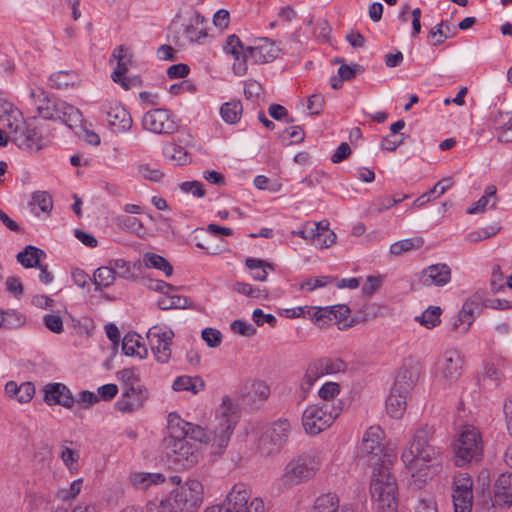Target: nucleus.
Here are the masks:
<instances>
[{
  "label": "nucleus",
  "mask_w": 512,
  "mask_h": 512,
  "mask_svg": "<svg viewBox=\"0 0 512 512\" xmlns=\"http://www.w3.org/2000/svg\"><path fill=\"white\" fill-rule=\"evenodd\" d=\"M237 420L236 406L229 396H225L216 411L215 421L208 430L181 419L175 413L168 416V429L175 436L189 435L195 441L210 443L213 447L222 451L229 443Z\"/></svg>",
  "instance_id": "f257e3e1"
},
{
  "label": "nucleus",
  "mask_w": 512,
  "mask_h": 512,
  "mask_svg": "<svg viewBox=\"0 0 512 512\" xmlns=\"http://www.w3.org/2000/svg\"><path fill=\"white\" fill-rule=\"evenodd\" d=\"M435 429L428 424L421 425L414 433L413 439L401 455L406 468L411 472L413 484L422 487L429 478L430 466L439 455L438 448L433 444Z\"/></svg>",
  "instance_id": "f03ea898"
},
{
  "label": "nucleus",
  "mask_w": 512,
  "mask_h": 512,
  "mask_svg": "<svg viewBox=\"0 0 512 512\" xmlns=\"http://www.w3.org/2000/svg\"><path fill=\"white\" fill-rule=\"evenodd\" d=\"M382 466L372 471L370 481V494L378 512H397V484L390 472L389 463L383 462Z\"/></svg>",
  "instance_id": "7ed1b4c3"
},
{
  "label": "nucleus",
  "mask_w": 512,
  "mask_h": 512,
  "mask_svg": "<svg viewBox=\"0 0 512 512\" xmlns=\"http://www.w3.org/2000/svg\"><path fill=\"white\" fill-rule=\"evenodd\" d=\"M321 466L319 451L313 450L291 460L279 478V485L290 488L311 479Z\"/></svg>",
  "instance_id": "20e7f679"
},
{
  "label": "nucleus",
  "mask_w": 512,
  "mask_h": 512,
  "mask_svg": "<svg viewBox=\"0 0 512 512\" xmlns=\"http://www.w3.org/2000/svg\"><path fill=\"white\" fill-rule=\"evenodd\" d=\"M453 451L457 466L481 460L483 440L478 428L473 425L462 426L453 442Z\"/></svg>",
  "instance_id": "39448f33"
},
{
  "label": "nucleus",
  "mask_w": 512,
  "mask_h": 512,
  "mask_svg": "<svg viewBox=\"0 0 512 512\" xmlns=\"http://www.w3.org/2000/svg\"><path fill=\"white\" fill-rule=\"evenodd\" d=\"M416 381L417 376L411 369L403 368L398 372L386 400V410L392 418L399 419L403 416L406 410V399Z\"/></svg>",
  "instance_id": "423d86ee"
},
{
  "label": "nucleus",
  "mask_w": 512,
  "mask_h": 512,
  "mask_svg": "<svg viewBox=\"0 0 512 512\" xmlns=\"http://www.w3.org/2000/svg\"><path fill=\"white\" fill-rule=\"evenodd\" d=\"M384 432L379 426L369 427L362 438L359 448L360 458L374 468L382 466L383 462L389 463L391 468L392 461L384 452Z\"/></svg>",
  "instance_id": "0eeeda50"
},
{
  "label": "nucleus",
  "mask_w": 512,
  "mask_h": 512,
  "mask_svg": "<svg viewBox=\"0 0 512 512\" xmlns=\"http://www.w3.org/2000/svg\"><path fill=\"white\" fill-rule=\"evenodd\" d=\"M171 439L167 445V456L179 468L188 469L198 463L200 454L198 447L186 440L189 435L175 436L169 429Z\"/></svg>",
  "instance_id": "6e6552de"
},
{
  "label": "nucleus",
  "mask_w": 512,
  "mask_h": 512,
  "mask_svg": "<svg viewBox=\"0 0 512 512\" xmlns=\"http://www.w3.org/2000/svg\"><path fill=\"white\" fill-rule=\"evenodd\" d=\"M339 412L328 404L308 406L302 415V425L307 434L317 435L330 427Z\"/></svg>",
  "instance_id": "1a4fd4ad"
},
{
  "label": "nucleus",
  "mask_w": 512,
  "mask_h": 512,
  "mask_svg": "<svg viewBox=\"0 0 512 512\" xmlns=\"http://www.w3.org/2000/svg\"><path fill=\"white\" fill-rule=\"evenodd\" d=\"M172 329L156 324L147 332V339L155 360L160 364H167L172 356L174 338Z\"/></svg>",
  "instance_id": "9d476101"
},
{
  "label": "nucleus",
  "mask_w": 512,
  "mask_h": 512,
  "mask_svg": "<svg viewBox=\"0 0 512 512\" xmlns=\"http://www.w3.org/2000/svg\"><path fill=\"white\" fill-rule=\"evenodd\" d=\"M169 495L183 512H195L203 503L204 488L200 481L189 479Z\"/></svg>",
  "instance_id": "9b49d317"
},
{
  "label": "nucleus",
  "mask_w": 512,
  "mask_h": 512,
  "mask_svg": "<svg viewBox=\"0 0 512 512\" xmlns=\"http://www.w3.org/2000/svg\"><path fill=\"white\" fill-rule=\"evenodd\" d=\"M291 424L287 419L280 418L274 421L261 437L259 451L262 455L270 456L280 451L288 440Z\"/></svg>",
  "instance_id": "f8f14e48"
},
{
  "label": "nucleus",
  "mask_w": 512,
  "mask_h": 512,
  "mask_svg": "<svg viewBox=\"0 0 512 512\" xmlns=\"http://www.w3.org/2000/svg\"><path fill=\"white\" fill-rule=\"evenodd\" d=\"M251 489L246 483H236L226 496L225 502L236 512H264L260 498L251 499Z\"/></svg>",
  "instance_id": "ddd939ff"
},
{
  "label": "nucleus",
  "mask_w": 512,
  "mask_h": 512,
  "mask_svg": "<svg viewBox=\"0 0 512 512\" xmlns=\"http://www.w3.org/2000/svg\"><path fill=\"white\" fill-rule=\"evenodd\" d=\"M142 126L155 134H171L176 130L175 121L167 109H154L144 114Z\"/></svg>",
  "instance_id": "4468645a"
},
{
  "label": "nucleus",
  "mask_w": 512,
  "mask_h": 512,
  "mask_svg": "<svg viewBox=\"0 0 512 512\" xmlns=\"http://www.w3.org/2000/svg\"><path fill=\"white\" fill-rule=\"evenodd\" d=\"M483 297L480 293H475L472 297L467 299L458 315L453 318L451 323V330L466 334L475 319V313H479L481 310V302Z\"/></svg>",
  "instance_id": "2eb2a0df"
},
{
  "label": "nucleus",
  "mask_w": 512,
  "mask_h": 512,
  "mask_svg": "<svg viewBox=\"0 0 512 512\" xmlns=\"http://www.w3.org/2000/svg\"><path fill=\"white\" fill-rule=\"evenodd\" d=\"M464 359L456 349L446 350L438 360V373L447 382L456 381L462 374Z\"/></svg>",
  "instance_id": "dca6fc26"
},
{
  "label": "nucleus",
  "mask_w": 512,
  "mask_h": 512,
  "mask_svg": "<svg viewBox=\"0 0 512 512\" xmlns=\"http://www.w3.org/2000/svg\"><path fill=\"white\" fill-rule=\"evenodd\" d=\"M20 149L38 152L43 147V139L39 131L29 123H25L18 130L13 131L11 139Z\"/></svg>",
  "instance_id": "f3484780"
},
{
  "label": "nucleus",
  "mask_w": 512,
  "mask_h": 512,
  "mask_svg": "<svg viewBox=\"0 0 512 512\" xmlns=\"http://www.w3.org/2000/svg\"><path fill=\"white\" fill-rule=\"evenodd\" d=\"M223 49L226 54L233 56L234 62L232 65V69L234 74L238 76H243L248 71V53L247 47L245 48L236 35H230L227 37Z\"/></svg>",
  "instance_id": "a211bd4d"
},
{
  "label": "nucleus",
  "mask_w": 512,
  "mask_h": 512,
  "mask_svg": "<svg viewBox=\"0 0 512 512\" xmlns=\"http://www.w3.org/2000/svg\"><path fill=\"white\" fill-rule=\"evenodd\" d=\"M248 58L256 64L272 62L280 53L276 43L268 38L255 39L251 46L247 47Z\"/></svg>",
  "instance_id": "6ab92c4d"
},
{
  "label": "nucleus",
  "mask_w": 512,
  "mask_h": 512,
  "mask_svg": "<svg viewBox=\"0 0 512 512\" xmlns=\"http://www.w3.org/2000/svg\"><path fill=\"white\" fill-rule=\"evenodd\" d=\"M44 401L49 405H60L71 409L75 405V397L71 390L62 383H49L44 388Z\"/></svg>",
  "instance_id": "aec40b11"
},
{
  "label": "nucleus",
  "mask_w": 512,
  "mask_h": 512,
  "mask_svg": "<svg viewBox=\"0 0 512 512\" xmlns=\"http://www.w3.org/2000/svg\"><path fill=\"white\" fill-rule=\"evenodd\" d=\"M451 269L447 264H433L423 269L419 274V282L426 287H442L449 283Z\"/></svg>",
  "instance_id": "412c9836"
},
{
  "label": "nucleus",
  "mask_w": 512,
  "mask_h": 512,
  "mask_svg": "<svg viewBox=\"0 0 512 512\" xmlns=\"http://www.w3.org/2000/svg\"><path fill=\"white\" fill-rule=\"evenodd\" d=\"M106 115L112 132L120 134L128 132L132 128V117L120 103L111 105L106 111Z\"/></svg>",
  "instance_id": "4be33fe9"
},
{
  "label": "nucleus",
  "mask_w": 512,
  "mask_h": 512,
  "mask_svg": "<svg viewBox=\"0 0 512 512\" xmlns=\"http://www.w3.org/2000/svg\"><path fill=\"white\" fill-rule=\"evenodd\" d=\"M0 121L6 129L9 140L11 139L13 131L18 130L26 123L21 111L12 103L4 100H0Z\"/></svg>",
  "instance_id": "5701e85b"
},
{
  "label": "nucleus",
  "mask_w": 512,
  "mask_h": 512,
  "mask_svg": "<svg viewBox=\"0 0 512 512\" xmlns=\"http://www.w3.org/2000/svg\"><path fill=\"white\" fill-rule=\"evenodd\" d=\"M147 399V391L141 388L130 387L116 403L121 412H132L141 408Z\"/></svg>",
  "instance_id": "b1692460"
},
{
  "label": "nucleus",
  "mask_w": 512,
  "mask_h": 512,
  "mask_svg": "<svg viewBox=\"0 0 512 512\" xmlns=\"http://www.w3.org/2000/svg\"><path fill=\"white\" fill-rule=\"evenodd\" d=\"M494 505H512V473L501 474L494 484Z\"/></svg>",
  "instance_id": "393cba45"
},
{
  "label": "nucleus",
  "mask_w": 512,
  "mask_h": 512,
  "mask_svg": "<svg viewBox=\"0 0 512 512\" xmlns=\"http://www.w3.org/2000/svg\"><path fill=\"white\" fill-rule=\"evenodd\" d=\"M270 395L269 386L263 381H253L246 383L240 392V396L247 404L263 402Z\"/></svg>",
  "instance_id": "a878e982"
},
{
  "label": "nucleus",
  "mask_w": 512,
  "mask_h": 512,
  "mask_svg": "<svg viewBox=\"0 0 512 512\" xmlns=\"http://www.w3.org/2000/svg\"><path fill=\"white\" fill-rule=\"evenodd\" d=\"M113 56L117 58V68L113 71L111 77L115 83L121 85V87L125 90L130 88L131 81L127 78H124V75L128 71V63L129 59L126 55V49L123 47H119L114 51Z\"/></svg>",
  "instance_id": "bb28decb"
},
{
  "label": "nucleus",
  "mask_w": 512,
  "mask_h": 512,
  "mask_svg": "<svg viewBox=\"0 0 512 512\" xmlns=\"http://www.w3.org/2000/svg\"><path fill=\"white\" fill-rule=\"evenodd\" d=\"M73 444L69 440L62 441L59 445V457L71 473H76L79 469L80 451L71 447Z\"/></svg>",
  "instance_id": "cd10ccee"
},
{
  "label": "nucleus",
  "mask_w": 512,
  "mask_h": 512,
  "mask_svg": "<svg viewBox=\"0 0 512 512\" xmlns=\"http://www.w3.org/2000/svg\"><path fill=\"white\" fill-rule=\"evenodd\" d=\"M122 350L127 356H138L141 359L148 356V349L141 343V336L137 333H128L124 336Z\"/></svg>",
  "instance_id": "c85d7f7f"
},
{
  "label": "nucleus",
  "mask_w": 512,
  "mask_h": 512,
  "mask_svg": "<svg viewBox=\"0 0 512 512\" xmlns=\"http://www.w3.org/2000/svg\"><path fill=\"white\" fill-rule=\"evenodd\" d=\"M129 480L136 489L146 490L153 485L163 483L165 476L161 473L132 472Z\"/></svg>",
  "instance_id": "c756f323"
},
{
  "label": "nucleus",
  "mask_w": 512,
  "mask_h": 512,
  "mask_svg": "<svg viewBox=\"0 0 512 512\" xmlns=\"http://www.w3.org/2000/svg\"><path fill=\"white\" fill-rule=\"evenodd\" d=\"M496 186L489 185L486 187L484 195L476 201L472 207H470L467 212L469 214H479L486 211L487 207L496 208L497 205V196H496Z\"/></svg>",
  "instance_id": "7c9ffc66"
},
{
  "label": "nucleus",
  "mask_w": 512,
  "mask_h": 512,
  "mask_svg": "<svg viewBox=\"0 0 512 512\" xmlns=\"http://www.w3.org/2000/svg\"><path fill=\"white\" fill-rule=\"evenodd\" d=\"M204 387L205 383L200 377L186 375L177 377L172 386L175 391H188L192 394L199 393L204 390Z\"/></svg>",
  "instance_id": "2f4dec72"
},
{
  "label": "nucleus",
  "mask_w": 512,
  "mask_h": 512,
  "mask_svg": "<svg viewBox=\"0 0 512 512\" xmlns=\"http://www.w3.org/2000/svg\"><path fill=\"white\" fill-rule=\"evenodd\" d=\"M493 122L500 124V133L498 134V141L512 142V115L509 112L498 111Z\"/></svg>",
  "instance_id": "473e14b6"
},
{
  "label": "nucleus",
  "mask_w": 512,
  "mask_h": 512,
  "mask_svg": "<svg viewBox=\"0 0 512 512\" xmlns=\"http://www.w3.org/2000/svg\"><path fill=\"white\" fill-rule=\"evenodd\" d=\"M43 250L36 248L35 246L28 245L24 251L17 254V260L26 268H32L39 266L40 259L45 257Z\"/></svg>",
  "instance_id": "72a5a7b5"
},
{
  "label": "nucleus",
  "mask_w": 512,
  "mask_h": 512,
  "mask_svg": "<svg viewBox=\"0 0 512 512\" xmlns=\"http://www.w3.org/2000/svg\"><path fill=\"white\" fill-rule=\"evenodd\" d=\"M63 102L44 96L37 105V112L44 119L56 120L59 118V109Z\"/></svg>",
  "instance_id": "f704fd0d"
},
{
  "label": "nucleus",
  "mask_w": 512,
  "mask_h": 512,
  "mask_svg": "<svg viewBox=\"0 0 512 512\" xmlns=\"http://www.w3.org/2000/svg\"><path fill=\"white\" fill-rule=\"evenodd\" d=\"M243 107L239 100H232L222 104L220 115L227 124H236L242 115Z\"/></svg>",
  "instance_id": "c9c22d12"
},
{
  "label": "nucleus",
  "mask_w": 512,
  "mask_h": 512,
  "mask_svg": "<svg viewBox=\"0 0 512 512\" xmlns=\"http://www.w3.org/2000/svg\"><path fill=\"white\" fill-rule=\"evenodd\" d=\"M245 265L249 270L252 271V278L257 281H265L267 279V268L274 270V266L272 264L256 258H247Z\"/></svg>",
  "instance_id": "e433bc0d"
},
{
  "label": "nucleus",
  "mask_w": 512,
  "mask_h": 512,
  "mask_svg": "<svg viewBox=\"0 0 512 512\" xmlns=\"http://www.w3.org/2000/svg\"><path fill=\"white\" fill-rule=\"evenodd\" d=\"M57 120L62 121L68 127L72 128L74 125L81 123L82 114L79 109L63 102V104L60 105L59 118Z\"/></svg>",
  "instance_id": "4c0bfd02"
},
{
  "label": "nucleus",
  "mask_w": 512,
  "mask_h": 512,
  "mask_svg": "<svg viewBox=\"0 0 512 512\" xmlns=\"http://www.w3.org/2000/svg\"><path fill=\"white\" fill-rule=\"evenodd\" d=\"M144 265L147 268H155L162 271L166 277L173 274L172 265L162 256L155 253H146L143 257Z\"/></svg>",
  "instance_id": "58836bf2"
},
{
  "label": "nucleus",
  "mask_w": 512,
  "mask_h": 512,
  "mask_svg": "<svg viewBox=\"0 0 512 512\" xmlns=\"http://www.w3.org/2000/svg\"><path fill=\"white\" fill-rule=\"evenodd\" d=\"M315 512H347L339 510V499L333 493H327L319 496L314 505Z\"/></svg>",
  "instance_id": "ea45409f"
},
{
  "label": "nucleus",
  "mask_w": 512,
  "mask_h": 512,
  "mask_svg": "<svg viewBox=\"0 0 512 512\" xmlns=\"http://www.w3.org/2000/svg\"><path fill=\"white\" fill-rule=\"evenodd\" d=\"M116 279L115 272L110 266H102L95 270L93 282L96 286L95 291H100L101 287L111 286Z\"/></svg>",
  "instance_id": "a19ab883"
},
{
  "label": "nucleus",
  "mask_w": 512,
  "mask_h": 512,
  "mask_svg": "<svg viewBox=\"0 0 512 512\" xmlns=\"http://www.w3.org/2000/svg\"><path fill=\"white\" fill-rule=\"evenodd\" d=\"M315 363L323 376L328 374L343 373L347 368L346 363L340 358H325L317 360Z\"/></svg>",
  "instance_id": "79ce46f5"
},
{
  "label": "nucleus",
  "mask_w": 512,
  "mask_h": 512,
  "mask_svg": "<svg viewBox=\"0 0 512 512\" xmlns=\"http://www.w3.org/2000/svg\"><path fill=\"white\" fill-rule=\"evenodd\" d=\"M441 313L442 310L440 307L430 306L422 313L421 316L416 317V321L425 328L432 329L441 323Z\"/></svg>",
  "instance_id": "37998d69"
},
{
  "label": "nucleus",
  "mask_w": 512,
  "mask_h": 512,
  "mask_svg": "<svg viewBox=\"0 0 512 512\" xmlns=\"http://www.w3.org/2000/svg\"><path fill=\"white\" fill-rule=\"evenodd\" d=\"M116 224L122 230L137 235L144 230L143 224L138 218L127 214L118 216L116 218Z\"/></svg>",
  "instance_id": "c03bdc74"
},
{
  "label": "nucleus",
  "mask_w": 512,
  "mask_h": 512,
  "mask_svg": "<svg viewBox=\"0 0 512 512\" xmlns=\"http://www.w3.org/2000/svg\"><path fill=\"white\" fill-rule=\"evenodd\" d=\"M336 280L337 279L335 277L324 275L317 277H309L302 281L301 283H299V289L302 291L311 292L314 291L315 289L325 287Z\"/></svg>",
  "instance_id": "a18cd8bd"
},
{
  "label": "nucleus",
  "mask_w": 512,
  "mask_h": 512,
  "mask_svg": "<svg viewBox=\"0 0 512 512\" xmlns=\"http://www.w3.org/2000/svg\"><path fill=\"white\" fill-rule=\"evenodd\" d=\"M146 510L147 512H183L170 495L160 502H149Z\"/></svg>",
  "instance_id": "49530a36"
},
{
  "label": "nucleus",
  "mask_w": 512,
  "mask_h": 512,
  "mask_svg": "<svg viewBox=\"0 0 512 512\" xmlns=\"http://www.w3.org/2000/svg\"><path fill=\"white\" fill-rule=\"evenodd\" d=\"M422 245L423 240L421 238L404 239L393 243L390 246V253L398 256L414 248H420Z\"/></svg>",
  "instance_id": "de8ad7c7"
},
{
  "label": "nucleus",
  "mask_w": 512,
  "mask_h": 512,
  "mask_svg": "<svg viewBox=\"0 0 512 512\" xmlns=\"http://www.w3.org/2000/svg\"><path fill=\"white\" fill-rule=\"evenodd\" d=\"M184 36L190 43H198L207 36V33L202 27V22L199 20V17L196 18L195 23L185 27Z\"/></svg>",
  "instance_id": "09e8293b"
},
{
  "label": "nucleus",
  "mask_w": 512,
  "mask_h": 512,
  "mask_svg": "<svg viewBox=\"0 0 512 512\" xmlns=\"http://www.w3.org/2000/svg\"><path fill=\"white\" fill-rule=\"evenodd\" d=\"M233 290L251 298H266L268 296V291L266 289L253 287L252 285L244 282H236L233 285Z\"/></svg>",
  "instance_id": "8fccbe9b"
},
{
  "label": "nucleus",
  "mask_w": 512,
  "mask_h": 512,
  "mask_svg": "<svg viewBox=\"0 0 512 512\" xmlns=\"http://www.w3.org/2000/svg\"><path fill=\"white\" fill-rule=\"evenodd\" d=\"M453 492L473 494V480L468 473H460L454 477Z\"/></svg>",
  "instance_id": "3c124183"
},
{
  "label": "nucleus",
  "mask_w": 512,
  "mask_h": 512,
  "mask_svg": "<svg viewBox=\"0 0 512 512\" xmlns=\"http://www.w3.org/2000/svg\"><path fill=\"white\" fill-rule=\"evenodd\" d=\"M323 375L322 373L320 372L318 366L316 365L315 362L311 363L304 376H303V379L301 381V384H300V388L306 393L308 392L312 386L314 385V383L319 379L321 378Z\"/></svg>",
  "instance_id": "603ef678"
},
{
  "label": "nucleus",
  "mask_w": 512,
  "mask_h": 512,
  "mask_svg": "<svg viewBox=\"0 0 512 512\" xmlns=\"http://www.w3.org/2000/svg\"><path fill=\"white\" fill-rule=\"evenodd\" d=\"M51 87L56 89L67 88L74 83V77L70 72L57 71L49 77Z\"/></svg>",
  "instance_id": "864d4df0"
},
{
  "label": "nucleus",
  "mask_w": 512,
  "mask_h": 512,
  "mask_svg": "<svg viewBox=\"0 0 512 512\" xmlns=\"http://www.w3.org/2000/svg\"><path fill=\"white\" fill-rule=\"evenodd\" d=\"M455 512H471L473 505V494H452Z\"/></svg>",
  "instance_id": "5fc2aeb1"
},
{
  "label": "nucleus",
  "mask_w": 512,
  "mask_h": 512,
  "mask_svg": "<svg viewBox=\"0 0 512 512\" xmlns=\"http://www.w3.org/2000/svg\"><path fill=\"white\" fill-rule=\"evenodd\" d=\"M138 174L149 181L159 182L164 177V173L155 167H152L149 164H140L137 168Z\"/></svg>",
  "instance_id": "6e6d98bb"
},
{
  "label": "nucleus",
  "mask_w": 512,
  "mask_h": 512,
  "mask_svg": "<svg viewBox=\"0 0 512 512\" xmlns=\"http://www.w3.org/2000/svg\"><path fill=\"white\" fill-rule=\"evenodd\" d=\"M99 402V396L91 391L83 390L78 393L75 398V404H77L80 408L89 409L93 405Z\"/></svg>",
  "instance_id": "4d7b16f0"
},
{
  "label": "nucleus",
  "mask_w": 512,
  "mask_h": 512,
  "mask_svg": "<svg viewBox=\"0 0 512 512\" xmlns=\"http://www.w3.org/2000/svg\"><path fill=\"white\" fill-rule=\"evenodd\" d=\"M231 331L244 337H252L256 334V328L242 320H235L230 325Z\"/></svg>",
  "instance_id": "13d9d810"
},
{
  "label": "nucleus",
  "mask_w": 512,
  "mask_h": 512,
  "mask_svg": "<svg viewBox=\"0 0 512 512\" xmlns=\"http://www.w3.org/2000/svg\"><path fill=\"white\" fill-rule=\"evenodd\" d=\"M202 339L211 348L218 347L222 342V333L214 328H205L201 333Z\"/></svg>",
  "instance_id": "bf43d9fd"
},
{
  "label": "nucleus",
  "mask_w": 512,
  "mask_h": 512,
  "mask_svg": "<svg viewBox=\"0 0 512 512\" xmlns=\"http://www.w3.org/2000/svg\"><path fill=\"white\" fill-rule=\"evenodd\" d=\"M336 238L337 236L333 231H324L315 234L314 243L317 248L324 249L332 246Z\"/></svg>",
  "instance_id": "052dcab7"
},
{
  "label": "nucleus",
  "mask_w": 512,
  "mask_h": 512,
  "mask_svg": "<svg viewBox=\"0 0 512 512\" xmlns=\"http://www.w3.org/2000/svg\"><path fill=\"white\" fill-rule=\"evenodd\" d=\"M35 394V387L31 382H24L19 385L15 399L19 403H28Z\"/></svg>",
  "instance_id": "680f3d73"
},
{
  "label": "nucleus",
  "mask_w": 512,
  "mask_h": 512,
  "mask_svg": "<svg viewBox=\"0 0 512 512\" xmlns=\"http://www.w3.org/2000/svg\"><path fill=\"white\" fill-rule=\"evenodd\" d=\"M109 266L113 268L115 275L118 273L122 278L128 279L132 275L129 263L123 259L110 260Z\"/></svg>",
  "instance_id": "e2e57ef3"
},
{
  "label": "nucleus",
  "mask_w": 512,
  "mask_h": 512,
  "mask_svg": "<svg viewBox=\"0 0 512 512\" xmlns=\"http://www.w3.org/2000/svg\"><path fill=\"white\" fill-rule=\"evenodd\" d=\"M32 199L43 212H47L52 209V199L48 192L36 191L33 193Z\"/></svg>",
  "instance_id": "0e129e2a"
},
{
  "label": "nucleus",
  "mask_w": 512,
  "mask_h": 512,
  "mask_svg": "<svg viewBox=\"0 0 512 512\" xmlns=\"http://www.w3.org/2000/svg\"><path fill=\"white\" fill-rule=\"evenodd\" d=\"M311 320L318 326L323 327L331 322V311L327 307H317L314 314H311Z\"/></svg>",
  "instance_id": "69168bd1"
},
{
  "label": "nucleus",
  "mask_w": 512,
  "mask_h": 512,
  "mask_svg": "<svg viewBox=\"0 0 512 512\" xmlns=\"http://www.w3.org/2000/svg\"><path fill=\"white\" fill-rule=\"evenodd\" d=\"M340 393V385L336 382H327L319 390V397L325 401L335 398Z\"/></svg>",
  "instance_id": "338daca9"
},
{
  "label": "nucleus",
  "mask_w": 512,
  "mask_h": 512,
  "mask_svg": "<svg viewBox=\"0 0 512 512\" xmlns=\"http://www.w3.org/2000/svg\"><path fill=\"white\" fill-rule=\"evenodd\" d=\"M166 155L177 162L178 165H184L189 161V154L180 146H172L166 150Z\"/></svg>",
  "instance_id": "774afa93"
}]
</instances>
